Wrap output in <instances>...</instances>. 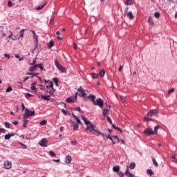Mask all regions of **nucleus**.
<instances>
[{"instance_id":"f257e3e1","label":"nucleus","mask_w":177,"mask_h":177,"mask_svg":"<svg viewBox=\"0 0 177 177\" xmlns=\"http://www.w3.org/2000/svg\"><path fill=\"white\" fill-rule=\"evenodd\" d=\"M82 120L84 122L85 125H86V131H90L93 135L96 136H99V135H102V132L95 129V125L92 124L91 121H88L85 116L82 115Z\"/></svg>"},{"instance_id":"f03ea898","label":"nucleus","mask_w":177,"mask_h":177,"mask_svg":"<svg viewBox=\"0 0 177 177\" xmlns=\"http://www.w3.org/2000/svg\"><path fill=\"white\" fill-rule=\"evenodd\" d=\"M34 114H35V111H32L30 110H28V109H25V114L23 116L24 120H26L27 118H30V117H31V115H34Z\"/></svg>"},{"instance_id":"7ed1b4c3","label":"nucleus","mask_w":177,"mask_h":177,"mask_svg":"<svg viewBox=\"0 0 177 177\" xmlns=\"http://www.w3.org/2000/svg\"><path fill=\"white\" fill-rule=\"evenodd\" d=\"M93 103L94 106H98L100 109H103V106H104V102L100 98L97 99Z\"/></svg>"},{"instance_id":"20e7f679","label":"nucleus","mask_w":177,"mask_h":177,"mask_svg":"<svg viewBox=\"0 0 177 177\" xmlns=\"http://www.w3.org/2000/svg\"><path fill=\"white\" fill-rule=\"evenodd\" d=\"M55 64L57 68H58V70H59V71H62V73H66V68L63 67L60 64V63H59V61H57V59H55Z\"/></svg>"},{"instance_id":"39448f33","label":"nucleus","mask_w":177,"mask_h":177,"mask_svg":"<svg viewBox=\"0 0 177 177\" xmlns=\"http://www.w3.org/2000/svg\"><path fill=\"white\" fill-rule=\"evenodd\" d=\"M77 97H78V93H75V96H71L66 99L67 103H74V102L77 101Z\"/></svg>"},{"instance_id":"423d86ee","label":"nucleus","mask_w":177,"mask_h":177,"mask_svg":"<svg viewBox=\"0 0 177 177\" xmlns=\"http://www.w3.org/2000/svg\"><path fill=\"white\" fill-rule=\"evenodd\" d=\"M39 146L41 147H48V140L46 138H43L39 142Z\"/></svg>"},{"instance_id":"0eeeda50","label":"nucleus","mask_w":177,"mask_h":177,"mask_svg":"<svg viewBox=\"0 0 177 177\" xmlns=\"http://www.w3.org/2000/svg\"><path fill=\"white\" fill-rule=\"evenodd\" d=\"M77 91H78V92H80V93H81V95L83 97H86V95H88V91H86V90L82 88V86H80L77 89Z\"/></svg>"},{"instance_id":"6e6552de","label":"nucleus","mask_w":177,"mask_h":177,"mask_svg":"<svg viewBox=\"0 0 177 177\" xmlns=\"http://www.w3.org/2000/svg\"><path fill=\"white\" fill-rule=\"evenodd\" d=\"M158 111L157 109H151L147 113V117H153V115H157Z\"/></svg>"},{"instance_id":"1a4fd4ad","label":"nucleus","mask_w":177,"mask_h":177,"mask_svg":"<svg viewBox=\"0 0 177 177\" xmlns=\"http://www.w3.org/2000/svg\"><path fill=\"white\" fill-rule=\"evenodd\" d=\"M144 133H145V135H147V136H151V135H154V133H153V129L150 127L145 130Z\"/></svg>"},{"instance_id":"9d476101","label":"nucleus","mask_w":177,"mask_h":177,"mask_svg":"<svg viewBox=\"0 0 177 177\" xmlns=\"http://www.w3.org/2000/svg\"><path fill=\"white\" fill-rule=\"evenodd\" d=\"M102 136H104V138H106V139H109L110 140H111V142H113V145H115L117 143V142L114 141L113 138H111L110 136H108L106 133H101Z\"/></svg>"},{"instance_id":"9b49d317","label":"nucleus","mask_w":177,"mask_h":177,"mask_svg":"<svg viewBox=\"0 0 177 177\" xmlns=\"http://www.w3.org/2000/svg\"><path fill=\"white\" fill-rule=\"evenodd\" d=\"M124 175L127 177H136L134 174L129 172V166H127Z\"/></svg>"},{"instance_id":"f8f14e48","label":"nucleus","mask_w":177,"mask_h":177,"mask_svg":"<svg viewBox=\"0 0 177 177\" xmlns=\"http://www.w3.org/2000/svg\"><path fill=\"white\" fill-rule=\"evenodd\" d=\"M4 167L6 169H10L12 168V162L7 160L4 163Z\"/></svg>"},{"instance_id":"ddd939ff","label":"nucleus","mask_w":177,"mask_h":177,"mask_svg":"<svg viewBox=\"0 0 177 177\" xmlns=\"http://www.w3.org/2000/svg\"><path fill=\"white\" fill-rule=\"evenodd\" d=\"M0 31L3 37H6V35H8V34L6 33V31H8V28H3V26H0Z\"/></svg>"},{"instance_id":"4468645a","label":"nucleus","mask_w":177,"mask_h":177,"mask_svg":"<svg viewBox=\"0 0 177 177\" xmlns=\"http://www.w3.org/2000/svg\"><path fill=\"white\" fill-rule=\"evenodd\" d=\"M126 15L130 20H133V19H135V17L133 16V14L132 13L131 11L127 12Z\"/></svg>"},{"instance_id":"2eb2a0df","label":"nucleus","mask_w":177,"mask_h":177,"mask_svg":"<svg viewBox=\"0 0 177 177\" xmlns=\"http://www.w3.org/2000/svg\"><path fill=\"white\" fill-rule=\"evenodd\" d=\"M39 99H44V100H50V95H39Z\"/></svg>"},{"instance_id":"dca6fc26","label":"nucleus","mask_w":177,"mask_h":177,"mask_svg":"<svg viewBox=\"0 0 177 177\" xmlns=\"http://www.w3.org/2000/svg\"><path fill=\"white\" fill-rule=\"evenodd\" d=\"M12 136H15V134L14 133L7 134L5 136L4 139L6 140H9V139H10V138H12Z\"/></svg>"},{"instance_id":"f3484780","label":"nucleus","mask_w":177,"mask_h":177,"mask_svg":"<svg viewBox=\"0 0 177 177\" xmlns=\"http://www.w3.org/2000/svg\"><path fill=\"white\" fill-rule=\"evenodd\" d=\"M72 158L70 156L66 157L65 162L66 164H70L71 162Z\"/></svg>"},{"instance_id":"a211bd4d","label":"nucleus","mask_w":177,"mask_h":177,"mask_svg":"<svg viewBox=\"0 0 177 177\" xmlns=\"http://www.w3.org/2000/svg\"><path fill=\"white\" fill-rule=\"evenodd\" d=\"M37 68H38V65L35 64L34 66H32V67L30 68L29 71L32 73V71H35V70H37Z\"/></svg>"},{"instance_id":"6ab92c4d","label":"nucleus","mask_w":177,"mask_h":177,"mask_svg":"<svg viewBox=\"0 0 177 177\" xmlns=\"http://www.w3.org/2000/svg\"><path fill=\"white\" fill-rule=\"evenodd\" d=\"M88 99H91V102H93V103H94V102L96 99V97L94 95H89L88 96Z\"/></svg>"},{"instance_id":"aec40b11","label":"nucleus","mask_w":177,"mask_h":177,"mask_svg":"<svg viewBox=\"0 0 177 177\" xmlns=\"http://www.w3.org/2000/svg\"><path fill=\"white\" fill-rule=\"evenodd\" d=\"M31 32L32 33L33 35V38H35V39H36V42L37 44L38 43V36L37 35V34L35 33V31L34 30H30Z\"/></svg>"},{"instance_id":"412c9836","label":"nucleus","mask_w":177,"mask_h":177,"mask_svg":"<svg viewBox=\"0 0 177 177\" xmlns=\"http://www.w3.org/2000/svg\"><path fill=\"white\" fill-rule=\"evenodd\" d=\"M120 168L121 167L120 166H115L113 167V171L117 174L120 171Z\"/></svg>"},{"instance_id":"4be33fe9","label":"nucleus","mask_w":177,"mask_h":177,"mask_svg":"<svg viewBox=\"0 0 177 177\" xmlns=\"http://www.w3.org/2000/svg\"><path fill=\"white\" fill-rule=\"evenodd\" d=\"M26 31V29H22L20 31V36L19 37V39H20V38L23 39V37H24V32Z\"/></svg>"},{"instance_id":"5701e85b","label":"nucleus","mask_w":177,"mask_h":177,"mask_svg":"<svg viewBox=\"0 0 177 177\" xmlns=\"http://www.w3.org/2000/svg\"><path fill=\"white\" fill-rule=\"evenodd\" d=\"M72 127H73L74 131H77L78 129V124L77 123H74V122H72Z\"/></svg>"},{"instance_id":"b1692460","label":"nucleus","mask_w":177,"mask_h":177,"mask_svg":"<svg viewBox=\"0 0 177 177\" xmlns=\"http://www.w3.org/2000/svg\"><path fill=\"white\" fill-rule=\"evenodd\" d=\"M158 129H160V126H156L154 127V131H153V135H157Z\"/></svg>"},{"instance_id":"393cba45","label":"nucleus","mask_w":177,"mask_h":177,"mask_svg":"<svg viewBox=\"0 0 177 177\" xmlns=\"http://www.w3.org/2000/svg\"><path fill=\"white\" fill-rule=\"evenodd\" d=\"M46 6V3H44L41 6H38L37 8H36V10H41L44 9V8H45Z\"/></svg>"},{"instance_id":"a878e982","label":"nucleus","mask_w":177,"mask_h":177,"mask_svg":"<svg viewBox=\"0 0 177 177\" xmlns=\"http://www.w3.org/2000/svg\"><path fill=\"white\" fill-rule=\"evenodd\" d=\"M136 167V164L135 162H131L129 167L130 169H135V167Z\"/></svg>"},{"instance_id":"bb28decb","label":"nucleus","mask_w":177,"mask_h":177,"mask_svg":"<svg viewBox=\"0 0 177 177\" xmlns=\"http://www.w3.org/2000/svg\"><path fill=\"white\" fill-rule=\"evenodd\" d=\"M102 114L104 117H106L109 114V110L106 109H104L102 111Z\"/></svg>"},{"instance_id":"cd10ccee","label":"nucleus","mask_w":177,"mask_h":177,"mask_svg":"<svg viewBox=\"0 0 177 177\" xmlns=\"http://www.w3.org/2000/svg\"><path fill=\"white\" fill-rule=\"evenodd\" d=\"M148 23H149V24H151L152 26H154V21H153L151 17H148Z\"/></svg>"},{"instance_id":"c85d7f7f","label":"nucleus","mask_w":177,"mask_h":177,"mask_svg":"<svg viewBox=\"0 0 177 177\" xmlns=\"http://www.w3.org/2000/svg\"><path fill=\"white\" fill-rule=\"evenodd\" d=\"M147 172L149 174V175H150V176H151V175H154V171L150 169H148Z\"/></svg>"},{"instance_id":"c756f323","label":"nucleus","mask_w":177,"mask_h":177,"mask_svg":"<svg viewBox=\"0 0 177 177\" xmlns=\"http://www.w3.org/2000/svg\"><path fill=\"white\" fill-rule=\"evenodd\" d=\"M104 74H106V71H104V69H102L100 71V77H104Z\"/></svg>"},{"instance_id":"7c9ffc66","label":"nucleus","mask_w":177,"mask_h":177,"mask_svg":"<svg viewBox=\"0 0 177 177\" xmlns=\"http://www.w3.org/2000/svg\"><path fill=\"white\" fill-rule=\"evenodd\" d=\"M152 161H153V165H155V167H158V163L157 162V160H156V158H152Z\"/></svg>"},{"instance_id":"2f4dec72","label":"nucleus","mask_w":177,"mask_h":177,"mask_svg":"<svg viewBox=\"0 0 177 177\" xmlns=\"http://www.w3.org/2000/svg\"><path fill=\"white\" fill-rule=\"evenodd\" d=\"M112 127H113V128H114V129H116L117 131H119L120 132H122V130L121 129H120L118 127H115V124H113Z\"/></svg>"},{"instance_id":"473e14b6","label":"nucleus","mask_w":177,"mask_h":177,"mask_svg":"<svg viewBox=\"0 0 177 177\" xmlns=\"http://www.w3.org/2000/svg\"><path fill=\"white\" fill-rule=\"evenodd\" d=\"M117 175H118L120 177H124V175H125V174L122 173V171H120V170L117 172Z\"/></svg>"},{"instance_id":"72a5a7b5","label":"nucleus","mask_w":177,"mask_h":177,"mask_svg":"<svg viewBox=\"0 0 177 177\" xmlns=\"http://www.w3.org/2000/svg\"><path fill=\"white\" fill-rule=\"evenodd\" d=\"M28 124V120H25L24 121V124H23V127H24V128H27V124Z\"/></svg>"},{"instance_id":"f704fd0d","label":"nucleus","mask_w":177,"mask_h":177,"mask_svg":"<svg viewBox=\"0 0 177 177\" xmlns=\"http://www.w3.org/2000/svg\"><path fill=\"white\" fill-rule=\"evenodd\" d=\"M125 5H132V3H133V2L132 1V0H127L125 1Z\"/></svg>"},{"instance_id":"c9c22d12","label":"nucleus","mask_w":177,"mask_h":177,"mask_svg":"<svg viewBox=\"0 0 177 177\" xmlns=\"http://www.w3.org/2000/svg\"><path fill=\"white\" fill-rule=\"evenodd\" d=\"M8 8H13V6H14L13 3L10 1H8Z\"/></svg>"},{"instance_id":"e433bc0d","label":"nucleus","mask_w":177,"mask_h":177,"mask_svg":"<svg viewBox=\"0 0 177 177\" xmlns=\"http://www.w3.org/2000/svg\"><path fill=\"white\" fill-rule=\"evenodd\" d=\"M112 138H113V142H120V139L118 138V137L113 136Z\"/></svg>"},{"instance_id":"4c0bfd02","label":"nucleus","mask_w":177,"mask_h":177,"mask_svg":"<svg viewBox=\"0 0 177 177\" xmlns=\"http://www.w3.org/2000/svg\"><path fill=\"white\" fill-rule=\"evenodd\" d=\"M171 158L173 160V162H176L177 164V158H176V156L175 155H173L171 156Z\"/></svg>"},{"instance_id":"58836bf2","label":"nucleus","mask_w":177,"mask_h":177,"mask_svg":"<svg viewBox=\"0 0 177 177\" xmlns=\"http://www.w3.org/2000/svg\"><path fill=\"white\" fill-rule=\"evenodd\" d=\"M12 91H13V88H12V86H9L6 88V92L9 93L12 92Z\"/></svg>"},{"instance_id":"ea45409f","label":"nucleus","mask_w":177,"mask_h":177,"mask_svg":"<svg viewBox=\"0 0 177 177\" xmlns=\"http://www.w3.org/2000/svg\"><path fill=\"white\" fill-rule=\"evenodd\" d=\"M8 32H10V35L8 36V38H10V39H12V41H15V39L12 38V37L13 36V33L12 32V31L9 30Z\"/></svg>"},{"instance_id":"a19ab883","label":"nucleus","mask_w":177,"mask_h":177,"mask_svg":"<svg viewBox=\"0 0 177 177\" xmlns=\"http://www.w3.org/2000/svg\"><path fill=\"white\" fill-rule=\"evenodd\" d=\"M49 154H50V156H51V157H56V153H55V152H53V151H50Z\"/></svg>"},{"instance_id":"79ce46f5","label":"nucleus","mask_w":177,"mask_h":177,"mask_svg":"<svg viewBox=\"0 0 177 177\" xmlns=\"http://www.w3.org/2000/svg\"><path fill=\"white\" fill-rule=\"evenodd\" d=\"M53 45H55V43L53 42V41H50L48 44V48L53 47Z\"/></svg>"},{"instance_id":"37998d69","label":"nucleus","mask_w":177,"mask_h":177,"mask_svg":"<svg viewBox=\"0 0 177 177\" xmlns=\"http://www.w3.org/2000/svg\"><path fill=\"white\" fill-rule=\"evenodd\" d=\"M154 16L156 19H160V12H155Z\"/></svg>"},{"instance_id":"c03bdc74","label":"nucleus","mask_w":177,"mask_h":177,"mask_svg":"<svg viewBox=\"0 0 177 177\" xmlns=\"http://www.w3.org/2000/svg\"><path fill=\"white\" fill-rule=\"evenodd\" d=\"M47 123H48V122L46 120H42L40 122V124H41V125H46Z\"/></svg>"},{"instance_id":"a18cd8bd","label":"nucleus","mask_w":177,"mask_h":177,"mask_svg":"<svg viewBox=\"0 0 177 177\" xmlns=\"http://www.w3.org/2000/svg\"><path fill=\"white\" fill-rule=\"evenodd\" d=\"M106 120L108 122H109V124H113V122L111 121V118H110V117L107 116Z\"/></svg>"},{"instance_id":"49530a36","label":"nucleus","mask_w":177,"mask_h":177,"mask_svg":"<svg viewBox=\"0 0 177 177\" xmlns=\"http://www.w3.org/2000/svg\"><path fill=\"white\" fill-rule=\"evenodd\" d=\"M174 92H175V89L171 88V89L168 91V93H169V95H171V93H174Z\"/></svg>"},{"instance_id":"de8ad7c7","label":"nucleus","mask_w":177,"mask_h":177,"mask_svg":"<svg viewBox=\"0 0 177 177\" xmlns=\"http://www.w3.org/2000/svg\"><path fill=\"white\" fill-rule=\"evenodd\" d=\"M30 89H31L32 91H35V92H37V87H35V86H32L30 87Z\"/></svg>"},{"instance_id":"09e8293b","label":"nucleus","mask_w":177,"mask_h":177,"mask_svg":"<svg viewBox=\"0 0 177 177\" xmlns=\"http://www.w3.org/2000/svg\"><path fill=\"white\" fill-rule=\"evenodd\" d=\"M75 119L76 120L77 124H81V120L77 116H75Z\"/></svg>"},{"instance_id":"8fccbe9b","label":"nucleus","mask_w":177,"mask_h":177,"mask_svg":"<svg viewBox=\"0 0 177 177\" xmlns=\"http://www.w3.org/2000/svg\"><path fill=\"white\" fill-rule=\"evenodd\" d=\"M48 83L50 84V88H52V89H53V82H52V81L48 80Z\"/></svg>"},{"instance_id":"3c124183","label":"nucleus","mask_w":177,"mask_h":177,"mask_svg":"<svg viewBox=\"0 0 177 177\" xmlns=\"http://www.w3.org/2000/svg\"><path fill=\"white\" fill-rule=\"evenodd\" d=\"M37 67H39L41 70H44V66H42V64H37Z\"/></svg>"},{"instance_id":"603ef678","label":"nucleus","mask_w":177,"mask_h":177,"mask_svg":"<svg viewBox=\"0 0 177 177\" xmlns=\"http://www.w3.org/2000/svg\"><path fill=\"white\" fill-rule=\"evenodd\" d=\"M25 96H26V97H32L34 95L28 93L25 94Z\"/></svg>"},{"instance_id":"864d4df0","label":"nucleus","mask_w":177,"mask_h":177,"mask_svg":"<svg viewBox=\"0 0 177 177\" xmlns=\"http://www.w3.org/2000/svg\"><path fill=\"white\" fill-rule=\"evenodd\" d=\"M145 121H153V119L149 118L147 117L144 118Z\"/></svg>"},{"instance_id":"5fc2aeb1","label":"nucleus","mask_w":177,"mask_h":177,"mask_svg":"<svg viewBox=\"0 0 177 177\" xmlns=\"http://www.w3.org/2000/svg\"><path fill=\"white\" fill-rule=\"evenodd\" d=\"M92 77L93 78H97L99 77V75L96 73H93Z\"/></svg>"},{"instance_id":"6e6d98bb","label":"nucleus","mask_w":177,"mask_h":177,"mask_svg":"<svg viewBox=\"0 0 177 177\" xmlns=\"http://www.w3.org/2000/svg\"><path fill=\"white\" fill-rule=\"evenodd\" d=\"M5 127L6 128H10V124L9 122H6Z\"/></svg>"},{"instance_id":"4d7b16f0","label":"nucleus","mask_w":177,"mask_h":177,"mask_svg":"<svg viewBox=\"0 0 177 177\" xmlns=\"http://www.w3.org/2000/svg\"><path fill=\"white\" fill-rule=\"evenodd\" d=\"M1 132L2 133H6V130L5 129H0V133H1Z\"/></svg>"},{"instance_id":"13d9d810","label":"nucleus","mask_w":177,"mask_h":177,"mask_svg":"<svg viewBox=\"0 0 177 177\" xmlns=\"http://www.w3.org/2000/svg\"><path fill=\"white\" fill-rule=\"evenodd\" d=\"M53 82H55V84H57V82H59V80H57V77H55L53 80Z\"/></svg>"},{"instance_id":"bf43d9fd","label":"nucleus","mask_w":177,"mask_h":177,"mask_svg":"<svg viewBox=\"0 0 177 177\" xmlns=\"http://www.w3.org/2000/svg\"><path fill=\"white\" fill-rule=\"evenodd\" d=\"M27 75H32V76L30 77V78H34V73H28Z\"/></svg>"},{"instance_id":"052dcab7","label":"nucleus","mask_w":177,"mask_h":177,"mask_svg":"<svg viewBox=\"0 0 177 177\" xmlns=\"http://www.w3.org/2000/svg\"><path fill=\"white\" fill-rule=\"evenodd\" d=\"M122 68H124V66L121 65L119 68H118V71L121 72L122 71Z\"/></svg>"},{"instance_id":"680f3d73","label":"nucleus","mask_w":177,"mask_h":177,"mask_svg":"<svg viewBox=\"0 0 177 177\" xmlns=\"http://www.w3.org/2000/svg\"><path fill=\"white\" fill-rule=\"evenodd\" d=\"M62 113H63V114H64V115H67V111L62 109Z\"/></svg>"},{"instance_id":"e2e57ef3","label":"nucleus","mask_w":177,"mask_h":177,"mask_svg":"<svg viewBox=\"0 0 177 177\" xmlns=\"http://www.w3.org/2000/svg\"><path fill=\"white\" fill-rule=\"evenodd\" d=\"M71 145H73V146H75V145H77V141H71Z\"/></svg>"},{"instance_id":"0e129e2a","label":"nucleus","mask_w":177,"mask_h":177,"mask_svg":"<svg viewBox=\"0 0 177 177\" xmlns=\"http://www.w3.org/2000/svg\"><path fill=\"white\" fill-rule=\"evenodd\" d=\"M17 84H18L19 86H20L21 88H23V85H22L21 82H17Z\"/></svg>"},{"instance_id":"69168bd1","label":"nucleus","mask_w":177,"mask_h":177,"mask_svg":"<svg viewBox=\"0 0 177 177\" xmlns=\"http://www.w3.org/2000/svg\"><path fill=\"white\" fill-rule=\"evenodd\" d=\"M4 56H5V57H8V59H10V56H9V55H8V54H4Z\"/></svg>"},{"instance_id":"338daca9","label":"nucleus","mask_w":177,"mask_h":177,"mask_svg":"<svg viewBox=\"0 0 177 177\" xmlns=\"http://www.w3.org/2000/svg\"><path fill=\"white\" fill-rule=\"evenodd\" d=\"M64 131V127H60V131L63 132Z\"/></svg>"},{"instance_id":"774afa93","label":"nucleus","mask_w":177,"mask_h":177,"mask_svg":"<svg viewBox=\"0 0 177 177\" xmlns=\"http://www.w3.org/2000/svg\"><path fill=\"white\" fill-rule=\"evenodd\" d=\"M36 63V60H33V62L30 64L31 66H34V64H35Z\"/></svg>"}]
</instances>
